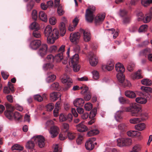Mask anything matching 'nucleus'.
<instances>
[{"label": "nucleus", "mask_w": 152, "mask_h": 152, "mask_svg": "<svg viewBox=\"0 0 152 152\" xmlns=\"http://www.w3.org/2000/svg\"><path fill=\"white\" fill-rule=\"evenodd\" d=\"M48 46L46 44H42L38 50L37 53L39 56L43 57L46 56L48 51Z\"/></svg>", "instance_id": "39448f33"}, {"label": "nucleus", "mask_w": 152, "mask_h": 152, "mask_svg": "<svg viewBox=\"0 0 152 152\" xmlns=\"http://www.w3.org/2000/svg\"><path fill=\"white\" fill-rule=\"evenodd\" d=\"M94 14L86 12L85 18L86 20L88 23H92L94 19Z\"/></svg>", "instance_id": "dca6fc26"}, {"label": "nucleus", "mask_w": 152, "mask_h": 152, "mask_svg": "<svg viewBox=\"0 0 152 152\" xmlns=\"http://www.w3.org/2000/svg\"><path fill=\"white\" fill-rule=\"evenodd\" d=\"M80 37V34L78 32L72 33L70 34V39L72 42L76 44L78 41Z\"/></svg>", "instance_id": "1a4fd4ad"}, {"label": "nucleus", "mask_w": 152, "mask_h": 152, "mask_svg": "<svg viewBox=\"0 0 152 152\" xmlns=\"http://www.w3.org/2000/svg\"><path fill=\"white\" fill-rule=\"evenodd\" d=\"M152 3V0H141V4L144 7H147Z\"/></svg>", "instance_id": "ea45409f"}, {"label": "nucleus", "mask_w": 152, "mask_h": 152, "mask_svg": "<svg viewBox=\"0 0 152 152\" xmlns=\"http://www.w3.org/2000/svg\"><path fill=\"white\" fill-rule=\"evenodd\" d=\"M80 32L83 33V39L86 42L89 41L91 38V35L90 32L88 31L80 30Z\"/></svg>", "instance_id": "f8f14e48"}, {"label": "nucleus", "mask_w": 152, "mask_h": 152, "mask_svg": "<svg viewBox=\"0 0 152 152\" xmlns=\"http://www.w3.org/2000/svg\"><path fill=\"white\" fill-rule=\"evenodd\" d=\"M35 143H37L39 147L41 148L44 147L45 145V139L44 137L41 135L37 136L34 137L32 139Z\"/></svg>", "instance_id": "423d86ee"}, {"label": "nucleus", "mask_w": 152, "mask_h": 152, "mask_svg": "<svg viewBox=\"0 0 152 152\" xmlns=\"http://www.w3.org/2000/svg\"><path fill=\"white\" fill-rule=\"evenodd\" d=\"M118 100L119 102L122 104H124L127 102V100L126 98L122 96L119 97Z\"/></svg>", "instance_id": "69168bd1"}, {"label": "nucleus", "mask_w": 152, "mask_h": 152, "mask_svg": "<svg viewBox=\"0 0 152 152\" xmlns=\"http://www.w3.org/2000/svg\"><path fill=\"white\" fill-rule=\"evenodd\" d=\"M137 20L138 21H142L144 18V15L142 12H140L137 13Z\"/></svg>", "instance_id": "a18cd8bd"}, {"label": "nucleus", "mask_w": 152, "mask_h": 152, "mask_svg": "<svg viewBox=\"0 0 152 152\" xmlns=\"http://www.w3.org/2000/svg\"><path fill=\"white\" fill-rule=\"evenodd\" d=\"M125 95L130 98H134L136 97V94L134 92L130 91H127L125 92Z\"/></svg>", "instance_id": "c85d7f7f"}, {"label": "nucleus", "mask_w": 152, "mask_h": 152, "mask_svg": "<svg viewBox=\"0 0 152 152\" xmlns=\"http://www.w3.org/2000/svg\"><path fill=\"white\" fill-rule=\"evenodd\" d=\"M61 81L63 83H65V86L64 90L66 91L72 85V80L69 76L64 75L61 78Z\"/></svg>", "instance_id": "20e7f679"}, {"label": "nucleus", "mask_w": 152, "mask_h": 152, "mask_svg": "<svg viewBox=\"0 0 152 152\" xmlns=\"http://www.w3.org/2000/svg\"><path fill=\"white\" fill-rule=\"evenodd\" d=\"M93 106L90 103H88L86 104L84 106L85 109L87 111H89L92 108Z\"/></svg>", "instance_id": "09e8293b"}, {"label": "nucleus", "mask_w": 152, "mask_h": 152, "mask_svg": "<svg viewBox=\"0 0 152 152\" xmlns=\"http://www.w3.org/2000/svg\"><path fill=\"white\" fill-rule=\"evenodd\" d=\"M14 117L15 120H19L22 117V116L20 113L17 112H15L13 115Z\"/></svg>", "instance_id": "bf43d9fd"}, {"label": "nucleus", "mask_w": 152, "mask_h": 152, "mask_svg": "<svg viewBox=\"0 0 152 152\" xmlns=\"http://www.w3.org/2000/svg\"><path fill=\"white\" fill-rule=\"evenodd\" d=\"M59 129L57 126H53L50 128V133L52 138L56 136L58 133Z\"/></svg>", "instance_id": "4468645a"}, {"label": "nucleus", "mask_w": 152, "mask_h": 152, "mask_svg": "<svg viewBox=\"0 0 152 152\" xmlns=\"http://www.w3.org/2000/svg\"><path fill=\"white\" fill-rule=\"evenodd\" d=\"M117 145L119 147L124 146V138H121L117 139Z\"/></svg>", "instance_id": "c9c22d12"}, {"label": "nucleus", "mask_w": 152, "mask_h": 152, "mask_svg": "<svg viewBox=\"0 0 152 152\" xmlns=\"http://www.w3.org/2000/svg\"><path fill=\"white\" fill-rule=\"evenodd\" d=\"M126 108V107H125L124 108V109L123 110L119 111L117 112L116 113V114L115 115V117L116 120L117 121H119V120L122 118V116H121V115H120V114L122 113H123V111H124V110H125V108Z\"/></svg>", "instance_id": "473e14b6"}, {"label": "nucleus", "mask_w": 152, "mask_h": 152, "mask_svg": "<svg viewBox=\"0 0 152 152\" xmlns=\"http://www.w3.org/2000/svg\"><path fill=\"white\" fill-rule=\"evenodd\" d=\"M115 68L118 73H123L125 71L123 65L120 63H118L116 64Z\"/></svg>", "instance_id": "f3484780"}, {"label": "nucleus", "mask_w": 152, "mask_h": 152, "mask_svg": "<svg viewBox=\"0 0 152 152\" xmlns=\"http://www.w3.org/2000/svg\"><path fill=\"white\" fill-rule=\"evenodd\" d=\"M54 104L53 103H50L46 106V108L48 111H51L53 109Z\"/></svg>", "instance_id": "de8ad7c7"}, {"label": "nucleus", "mask_w": 152, "mask_h": 152, "mask_svg": "<svg viewBox=\"0 0 152 152\" xmlns=\"http://www.w3.org/2000/svg\"><path fill=\"white\" fill-rule=\"evenodd\" d=\"M90 64L92 66H96L98 63V60L95 55L93 54L89 57Z\"/></svg>", "instance_id": "ddd939ff"}, {"label": "nucleus", "mask_w": 152, "mask_h": 152, "mask_svg": "<svg viewBox=\"0 0 152 152\" xmlns=\"http://www.w3.org/2000/svg\"><path fill=\"white\" fill-rule=\"evenodd\" d=\"M33 36L37 38H39L41 37V34L40 32L37 30H35L33 32Z\"/></svg>", "instance_id": "e433bc0d"}, {"label": "nucleus", "mask_w": 152, "mask_h": 152, "mask_svg": "<svg viewBox=\"0 0 152 152\" xmlns=\"http://www.w3.org/2000/svg\"><path fill=\"white\" fill-rule=\"evenodd\" d=\"M114 63L113 61H109L107 65H103L102 69L103 70L110 71L112 70L114 68Z\"/></svg>", "instance_id": "9d476101"}, {"label": "nucleus", "mask_w": 152, "mask_h": 152, "mask_svg": "<svg viewBox=\"0 0 152 152\" xmlns=\"http://www.w3.org/2000/svg\"><path fill=\"white\" fill-rule=\"evenodd\" d=\"M84 95V98L85 101H88L91 98V94L90 92H88L87 93Z\"/></svg>", "instance_id": "49530a36"}, {"label": "nucleus", "mask_w": 152, "mask_h": 152, "mask_svg": "<svg viewBox=\"0 0 152 152\" xmlns=\"http://www.w3.org/2000/svg\"><path fill=\"white\" fill-rule=\"evenodd\" d=\"M79 58L78 54H75L72 56L71 58L70 59L69 61V65L73 67V71L75 72L78 71L80 68V66H77V69L75 68L77 64H78Z\"/></svg>", "instance_id": "7ed1b4c3"}, {"label": "nucleus", "mask_w": 152, "mask_h": 152, "mask_svg": "<svg viewBox=\"0 0 152 152\" xmlns=\"http://www.w3.org/2000/svg\"><path fill=\"white\" fill-rule=\"evenodd\" d=\"M95 7L94 6H90L86 11V12L94 14L95 11Z\"/></svg>", "instance_id": "603ef678"}, {"label": "nucleus", "mask_w": 152, "mask_h": 152, "mask_svg": "<svg viewBox=\"0 0 152 152\" xmlns=\"http://www.w3.org/2000/svg\"><path fill=\"white\" fill-rule=\"evenodd\" d=\"M124 146H129L132 145V140L130 138H124Z\"/></svg>", "instance_id": "2f4dec72"}, {"label": "nucleus", "mask_w": 152, "mask_h": 152, "mask_svg": "<svg viewBox=\"0 0 152 152\" xmlns=\"http://www.w3.org/2000/svg\"><path fill=\"white\" fill-rule=\"evenodd\" d=\"M124 111L127 112H131V115L132 116L140 117L139 118H131L129 120V122L132 124H137L145 120L148 118V113H142V110L141 108L137 106L136 104L126 107Z\"/></svg>", "instance_id": "f257e3e1"}, {"label": "nucleus", "mask_w": 152, "mask_h": 152, "mask_svg": "<svg viewBox=\"0 0 152 152\" xmlns=\"http://www.w3.org/2000/svg\"><path fill=\"white\" fill-rule=\"evenodd\" d=\"M63 58V54L62 53H60L56 56L55 59L57 62L61 61Z\"/></svg>", "instance_id": "4c0bfd02"}, {"label": "nucleus", "mask_w": 152, "mask_h": 152, "mask_svg": "<svg viewBox=\"0 0 152 152\" xmlns=\"http://www.w3.org/2000/svg\"><path fill=\"white\" fill-rule=\"evenodd\" d=\"M96 109H93L91 111L90 113L89 118H94L96 114Z\"/></svg>", "instance_id": "338daca9"}, {"label": "nucleus", "mask_w": 152, "mask_h": 152, "mask_svg": "<svg viewBox=\"0 0 152 152\" xmlns=\"http://www.w3.org/2000/svg\"><path fill=\"white\" fill-rule=\"evenodd\" d=\"M135 66V64L133 63L129 64L127 67V69L130 72L132 71Z\"/></svg>", "instance_id": "774afa93"}, {"label": "nucleus", "mask_w": 152, "mask_h": 152, "mask_svg": "<svg viewBox=\"0 0 152 152\" xmlns=\"http://www.w3.org/2000/svg\"><path fill=\"white\" fill-rule=\"evenodd\" d=\"M59 84L58 82H55L50 85V88L52 90H57L59 89Z\"/></svg>", "instance_id": "58836bf2"}, {"label": "nucleus", "mask_w": 152, "mask_h": 152, "mask_svg": "<svg viewBox=\"0 0 152 152\" xmlns=\"http://www.w3.org/2000/svg\"><path fill=\"white\" fill-rule=\"evenodd\" d=\"M141 70H138L136 72L132 74L131 75L132 78L133 80L138 79L142 78L143 76L141 75Z\"/></svg>", "instance_id": "aec40b11"}, {"label": "nucleus", "mask_w": 152, "mask_h": 152, "mask_svg": "<svg viewBox=\"0 0 152 152\" xmlns=\"http://www.w3.org/2000/svg\"><path fill=\"white\" fill-rule=\"evenodd\" d=\"M141 89L145 92H152V88L149 87L142 86Z\"/></svg>", "instance_id": "8fccbe9b"}, {"label": "nucleus", "mask_w": 152, "mask_h": 152, "mask_svg": "<svg viewBox=\"0 0 152 152\" xmlns=\"http://www.w3.org/2000/svg\"><path fill=\"white\" fill-rule=\"evenodd\" d=\"M35 142L32 140H29L27 142L26 144V148L28 149H32L34 146Z\"/></svg>", "instance_id": "c756f323"}, {"label": "nucleus", "mask_w": 152, "mask_h": 152, "mask_svg": "<svg viewBox=\"0 0 152 152\" xmlns=\"http://www.w3.org/2000/svg\"><path fill=\"white\" fill-rule=\"evenodd\" d=\"M141 83L143 85L147 86H151L152 84V81L146 78L142 79Z\"/></svg>", "instance_id": "bb28decb"}, {"label": "nucleus", "mask_w": 152, "mask_h": 152, "mask_svg": "<svg viewBox=\"0 0 152 152\" xmlns=\"http://www.w3.org/2000/svg\"><path fill=\"white\" fill-rule=\"evenodd\" d=\"M135 100L136 102L140 104H144L147 102L146 99L141 97H137L136 99Z\"/></svg>", "instance_id": "7c9ffc66"}, {"label": "nucleus", "mask_w": 152, "mask_h": 152, "mask_svg": "<svg viewBox=\"0 0 152 152\" xmlns=\"http://www.w3.org/2000/svg\"><path fill=\"white\" fill-rule=\"evenodd\" d=\"M104 14H99L94 18V23L96 25H98L100 24L104 20L105 18Z\"/></svg>", "instance_id": "6e6552de"}, {"label": "nucleus", "mask_w": 152, "mask_h": 152, "mask_svg": "<svg viewBox=\"0 0 152 152\" xmlns=\"http://www.w3.org/2000/svg\"><path fill=\"white\" fill-rule=\"evenodd\" d=\"M53 67V65L51 63H48L45 64L43 66V68L45 70L48 69H51Z\"/></svg>", "instance_id": "6e6d98bb"}, {"label": "nucleus", "mask_w": 152, "mask_h": 152, "mask_svg": "<svg viewBox=\"0 0 152 152\" xmlns=\"http://www.w3.org/2000/svg\"><path fill=\"white\" fill-rule=\"evenodd\" d=\"M148 44L149 42L148 41H145L141 43L138 44L137 47L139 48H143L146 46Z\"/></svg>", "instance_id": "680f3d73"}, {"label": "nucleus", "mask_w": 152, "mask_h": 152, "mask_svg": "<svg viewBox=\"0 0 152 152\" xmlns=\"http://www.w3.org/2000/svg\"><path fill=\"white\" fill-rule=\"evenodd\" d=\"M93 78L96 80L99 78V75L98 72L95 70H94L92 72Z\"/></svg>", "instance_id": "37998d69"}, {"label": "nucleus", "mask_w": 152, "mask_h": 152, "mask_svg": "<svg viewBox=\"0 0 152 152\" xmlns=\"http://www.w3.org/2000/svg\"><path fill=\"white\" fill-rule=\"evenodd\" d=\"M61 95L59 92H53L50 94V98L52 101H56L58 98L60 97Z\"/></svg>", "instance_id": "a211bd4d"}, {"label": "nucleus", "mask_w": 152, "mask_h": 152, "mask_svg": "<svg viewBox=\"0 0 152 152\" xmlns=\"http://www.w3.org/2000/svg\"><path fill=\"white\" fill-rule=\"evenodd\" d=\"M141 148V147L139 145H136L134 146L132 148V150L139 152Z\"/></svg>", "instance_id": "5fc2aeb1"}, {"label": "nucleus", "mask_w": 152, "mask_h": 152, "mask_svg": "<svg viewBox=\"0 0 152 152\" xmlns=\"http://www.w3.org/2000/svg\"><path fill=\"white\" fill-rule=\"evenodd\" d=\"M57 12L58 15L60 16L64 14V11L63 10L62 6H58L57 9Z\"/></svg>", "instance_id": "3c124183"}, {"label": "nucleus", "mask_w": 152, "mask_h": 152, "mask_svg": "<svg viewBox=\"0 0 152 152\" xmlns=\"http://www.w3.org/2000/svg\"><path fill=\"white\" fill-rule=\"evenodd\" d=\"M38 27V24L36 22H33L29 26V28L32 29H37Z\"/></svg>", "instance_id": "864d4df0"}, {"label": "nucleus", "mask_w": 152, "mask_h": 152, "mask_svg": "<svg viewBox=\"0 0 152 152\" xmlns=\"http://www.w3.org/2000/svg\"><path fill=\"white\" fill-rule=\"evenodd\" d=\"M80 89L82 90L81 93L83 95H84L87 93L88 92H89L88 91V88L87 86H83L80 87Z\"/></svg>", "instance_id": "79ce46f5"}, {"label": "nucleus", "mask_w": 152, "mask_h": 152, "mask_svg": "<svg viewBox=\"0 0 152 152\" xmlns=\"http://www.w3.org/2000/svg\"><path fill=\"white\" fill-rule=\"evenodd\" d=\"M47 75L48 77L46 79V81L48 83L52 82L56 79V75L51 74V72L48 73Z\"/></svg>", "instance_id": "4be33fe9"}, {"label": "nucleus", "mask_w": 152, "mask_h": 152, "mask_svg": "<svg viewBox=\"0 0 152 152\" xmlns=\"http://www.w3.org/2000/svg\"><path fill=\"white\" fill-rule=\"evenodd\" d=\"M41 44V41L39 39H36L32 41L30 43V46L33 49H37Z\"/></svg>", "instance_id": "9b49d317"}, {"label": "nucleus", "mask_w": 152, "mask_h": 152, "mask_svg": "<svg viewBox=\"0 0 152 152\" xmlns=\"http://www.w3.org/2000/svg\"><path fill=\"white\" fill-rule=\"evenodd\" d=\"M151 51L150 48H146L141 50L139 53V56H144L146 57L147 55H148L151 53Z\"/></svg>", "instance_id": "2eb2a0df"}, {"label": "nucleus", "mask_w": 152, "mask_h": 152, "mask_svg": "<svg viewBox=\"0 0 152 152\" xmlns=\"http://www.w3.org/2000/svg\"><path fill=\"white\" fill-rule=\"evenodd\" d=\"M34 99L39 102H40L43 100L42 97L39 94H37L34 96Z\"/></svg>", "instance_id": "13d9d810"}, {"label": "nucleus", "mask_w": 152, "mask_h": 152, "mask_svg": "<svg viewBox=\"0 0 152 152\" xmlns=\"http://www.w3.org/2000/svg\"><path fill=\"white\" fill-rule=\"evenodd\" d=\"M6 117L10 120H12L13 118V113L11 111H6L4 112Z\"/></svg>", "instance_id": "f704fd0d"}, {"label": "nucleus", "mask_w": 152, "mask_h": 152, "mask_svg": "<svg viewBox=\"0 0 152 152\" xmlns=\"http://www.w3.org/2000/svg\"><path fill=\"white\" fill-rule=\"evenodd\" d=\"M39 17L40 20L46 22L47 21V15L43 11H40L39 13Z\"/></svg>", "instance_id": "b1692460"}, {"label": "nucleus", "mask_w": 152, "mask_h": 152, "mask_svg": "<svg viewBox=\"0 0 152 152\" xmlns=\"http://www.w3.org/2000/svg\"><path fill=\"white\" fill-rule=\"evenodd\" d=\"M135 127L136 130L141 131L145 129V125L144 123H141L136 125L135 126Z\"/></svg>", "instance_id": "a878e982"}, {"label": "nucleus", "mask_w": 152, "mask_h": 152, "mask_svg": "<svg viewBox=\"0 0 152 152\" xmlns=\"http://www.w3.org/2000/svg\"><path fill=\"white\" fill-rule=\"evenodd\" d=\"M126 128V125L124 124H121L118 126V129L121 131L122 132L125 131Z\"/></svg>", "instance_id": "052dcab7"}, {"label": "nucleus", "mask_w": 152, "mask_h": 152, "mask_svg": "<svg viewBox=\"0 0 152 152\" xmlns=\"http://www.w3.org/2000/svg\"><path fill=\"white\" fill-rule=\"evenodd\" d=\"M49 21L50 24L53 25H55L56 23V20L55 17H52L50 18Z\"/></svg>", "instance_id": "e2e57ef3"}, {"label": "nucleus", "mask_w": 152, "mask_h": 152, "mask_svg": "<svg viewBox=\"0 0 152 152\" xmlns=\"http://www.w3.org/2000/svg\"><path fill=\"white\" fill-rule=\"evenodd\" d=\"M96 139L94 137L90 138L86 142L85 146L86 148L88 150H92L94 147V142L95 141Z\"/></svg>", "instance_id": "0eeeda50"}, {"label": "nucleus", "mask_w": 152, "mask_h": 152, "mask_svg": "<svg viewBox=\"0 0 152 152\" xmlns=\"http://www.w3.org/2000/svg\"><path fill=\"white\" fill-rule=\"evenodd\" d=\"M123 73H118L117 75V78L119 81L122 83L124 80V76L123 75Z\"/></svg>", "instance_id": "72a5a7b5"}, {"label": "nucleus", "mask_w": 152, "mask_h": 152, "mask_svg": "<svg viewBox=\"0 0 152 152\" xmlns=\"http://www.w3.org/2000/svg\"><path fill=\"white\" fill-rule=\"evenodd\" d=\"M44 33L47 37L48 43L50 44L53 43L58 38L59 32L58 30L54 28L52 30V28L50 25L46 26Z\"/></svg>", "instance_id": "f03ea898"}, {"label": "nucleus", "mask_w": 152, "mask_h": 152, "mask_svg": "<svg viewBox=\"0 0 152 152\" xmlns=\"http://www.w3.org/2000/svg\"><path fill=\"white\" fill-rule=\"evenodd\" d=\"M152 15L151 13L147 14L144 16L143 20V22L144 23H147L149 22L152 18Z\"/></svg>", "instance_id": "393cba45"}, {"label": "nucleus", "mask_w": 152, "mask_h": 152, "mask_svg": "<svg viewBox=\"0 0 152 152\" xmlns=\"http://www.w3.org/2000/svg\"><path fill=\"white\" fill-rule=\"evenodd\" d=\"M99 133V131L97 129H92L88 132L87 135L90 137L96 135Z\"/></svg>", "instance_id": "cd10ccee"}, {"label": "nucleus", "mask_w": 152, "mask_h": 152, "mask_svg": "<svg viewBox=\"0 0 152 152\" xmlns=\"http://www.w3.org/2000/svg\"><path fill=\"white\" fill-rule=\"evenodd\" d=\"M76 128L78 131L81 132H85L88 130L86 126L81 123L76 126Z\"/></svg>", "instance_id": "6ab92c4d"}, {"label": "nucleus", "mask_w": 152, "mask_h": 152, "mask_svg": "<svg viewBox=\"0 0 152 152\" xmlns=\"http://www.w3.org/2000/svg\"><path fill=\"white\" fill-rule=\"evenodd\" d=\"M84 102L83 99L82 98L76 99L73 102L74 104L75 107H78L82 106Z\"/></svg>", "instance_id": "412c9836"}, {"label": "nucleus", "mask_w": 152, "mask_h": 152, "mask_svg": "<svg viewBox=\"0 0 152 152\" xmlns=\"http://www.w3.org/2000/svg\"><path fill=\"white\" fill-rule=\"evenodd\" d=\"M148 26L146 24L141 26L139 29V32H144L147 31L148 29Z\"/></svg>", "instance_id": "a19ab883"}, {"label": "nucleus", "mask_w": 152, "mask_h": 152, "mask_svg": "<svg viewBox=\"0 0 152 152\" xmlns=\"http://www.w3.org/2000/svg\"><path fill=\"white\" fill-rule=\"evenodd\" d=\"M131 21V18L129 17H126L123 18V23L124 24H126L129 23Z\"/></svg>", "instance_id": "4d7b16f0"}, {"label": "nucleus", "mask_w": 152, "mask_h": 152, "mask_svg": "<svg viewBox=\"0 0 152 152\" xmlns=\"http://www.w3.org/2000/svg\"><path fill=\"white\" fill-rule=\"evenodd\" d=\"M69 125L66 123H63L61 126V129L64 132H67L69 129Z\"/></svg>", "instance_id": "c03bdc74"}, {"label": "nucleus", "mask_w": 152, "mask_h": 152, "mask_svg": "<svg viewBox=\"0 0 152 152\" xmlns=\"http://www.w3.org/2000/svg\"><path fill=\"white\" fill-rule=\"evenodd\" d=\"M54 59L55 58L52 55H48L46 57L47 60L50 62H53Z\"/></svg>", "instance_id": "0e129e2a"}, {"label": "nucleus", "mask_w": 152, "mask_h": 152, "mask_svg": "<svg viewBox=\"0 0 152 152\" xmlns=\"http://www.w3.org/2000/svg\"><path fill=\"white\" fill-rule=\"evenodd\" d=\"M127 134L129 136L133 137L140 136V133L137 131H130L127 132Z\"/></svg>", "instance_id": "5701e85b"}]
</instances>
